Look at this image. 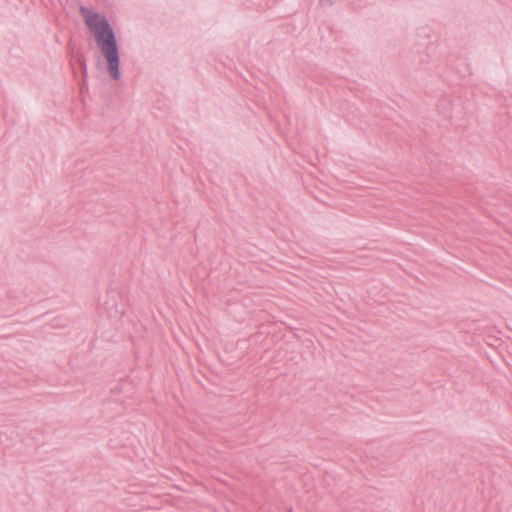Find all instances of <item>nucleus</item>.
Returning a JSON list of instances; mask_svg holds the SVG:
<instances>
[{
  "label": "nucleus",
  "mask_w": 512,
  "mask_h": 512,
  "mask_svg": "<svg viewBox=\"0 0 512 512\" xmlns=\"http://www.w3.org/2000/svg\"><path fill=\"white\" fill-rule=\"evenodd\" d=\"M81 14L87 26L96 37L98 46L107 61L111 77L118 79L120 76L119 56L116 39L112 30L102 16L87 9H81Z\"/></svg>",
  "instance_id": "nucleus-1"
}]
</instances>
